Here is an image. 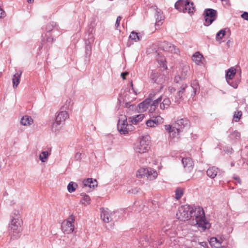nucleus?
Instances as JSON below:
<instances>
[{
    "label": "nucleus",
    "instance_id": "72a5a7b5",
    "mask_svg": "<svg viewBox=\"0 0 248 248\" xmlns=\"http://www.w3.org/2000/svg\"><path fill=\"white\" fill-rule=\"evenodd\" d=\"M156 60L159 63L160 66H162L163 67L167 69V65L166 64V59L163 56H161L160 54H158L156 56Z\"/></svg>",
    "mask_w": 248,
    "mask_h": 248
},
{
    "label": "nucleus",
    "instance_id": "37998d69",
    "mask_svg": "<svg viewBox=\"0 0 248 248\" xmlns=\"http://www.w3.org/2000/svg\"><path fill=\"white\" fill-rule=\"evenodd\" d=\"M189 69V66L187 65H185L183 68L182 71V78H185L186 76V72L187 70Z\"/></svg>",
    "mask_w": 248,
    "mask_h": 248
},
{
    "label": "nucleus",
    "instance_id": "4c0bfd02",
    "mask_svg": "<svg viewBox=\"0 0 248 248\" xmlns=\"http://www.w3.org/2000/svg\"><path fill=\"white\" fill-rule=\"evenodd\" d=\"M184 194V189L181 188H177L175 190V199H180Z\"/></svg>",
    "mask_w": 248,
    "mask_h": 248
},
{
    "label": "nucleus",
    "instance_id": "a878e982",
    "mask_svg": "<svg viewBox=\"0 0 248 248\" xmlns=\"http://www.w3.org/2000/svg\"><path fill=\"white\" fill-rule=\"evenodd\" d=\"M33 123V120L31 117L25 115L20 120L21 124L24 126H30Z\"/></svg>",
    "mask_w": 248,
    "mask_h": 248
},
{
    "label": "nucleus",
    "instance_id": "de8ad7c7",
    "mask_svg": "<svg viewBox=\"0 0 248 248\" xmlns=\"http://www.w3.org/2000/svg\"><path fill=\"white\" fill-rule=\"evenodd\" d=\"M232 136L233 138H234L235 139L240 138V133L237 131H234L232 133Z\"/></svg>",
    "mask_w": 248,
    "mask_h": 248
},
{
    "label": "nucleus",
    "instance_id": "864d4df0",
    "mask_svg": "<svg viewBox=\"0 0 248 248\" xmlns=\"http://www.w3.org/2000/svg\"><path fill=\"white\" fill-rule=\"evenodd\" d=\"M4 14V11L0 7V17H2Z\"/></svg>",
    "mask_w": 248,
    "mask_h": 248
},
{
    "label": "nucleus",
    "instance_id": "412c9836",
    "mask_svg": "<svg viewBox=\"0 0 248 248\" xmlns=\"http://www.w3.org/2000/svg\"><path fill=\"white\" fill-rule=\"evenodd\" d=\"M186 3H187V0H179L175 3V7L180 12L184 13Z\"/></svg>",
    "mask_w": 248,
    "mask_h": 248
},
{
    "label": "nucleus",
    "instance_id": "20e7f679",
    "mask_svg": "<svg viewBox=\"0 0 248 248\" xmlns=\"http://www.w3.org/2000/svg\"><path fill=\"white\" fill-rule=\"evenodd\" d=\"M62 109V108H61L60 112L56 116L55 121L51 125V130L54 132L60 130L64 124L65 121L69 118L68 112Z\"/></svg>",
    "mask_w": 248,
    "mask_h": 248
},
{
    "label": "nucleus",
    "instance_id": "a19ab883",
    "mask_svg": "<svg viewBox=\"0 0 248 248\" xmlns=\"http://www.w3.org/2000/svg\"><path fill=\"white\" fill-rule=\"evenodd\" d=\"M242 113L241 111H235L233 115V119L235 122H238L242 116Z\"/></svg>",
    "mask_w": 248,
    "mask_h": 248
},
{
    "label": "nucleus",
    "instance_id": "6e6d98bb",
    "mask_svg": "<svg viewBox=\"0 0 248 248\" xmlns=\"http://www.w3.org/2000/svg\"><path fill=\"white\" fill-rule=\"evenodd\" d=\"M33 1H34V0H27L28 2V3H31L33 2Z\"/></svg>",
    "mask_w": 248,
    "mask_h": 248
},
{
    "label": "nucleus",
    "instance_id": "49530a36",
    "mask_svg": "<svg viewBox=\"0 0 248 248\" xmlns=\"http://www.w3.org/2000/svg\"><path fill=\"white\" fill-rule=\"evenodd\" d=\"M121 19H122V18L121 16H119L117 17L116 21V23H115V26H116V29H117L118 27L119 26L120 22Z\"/></svg>",
    "mask_w": 248,
    "mask_h": 248
},
{
    "label": "nucleus",
    "instance_id": "ea45409f",
    "mask_svg": "<svg viewBox=\"0 0 248 248\" xmlns=\"http://www.w3.org/2000/svg\"><path fill=\"white\" fill-rule=\"evenodd\" d=\"M171 45V44L167 42H164L162 43L161 45V48L165 51H169L170 50V47Z\"/></svg>",
    "mask_w": 248,
    "mask_h": 248
},
{
    "label": "nucleus",
    "instance_id": "4d7b16f0",
    "mask_svg": "<svg viewBox=\"0 0 248 248\" xmlns=\"http://www.w3.org/2000/svg\"><path fill=\"white\" fill-rule=\"evenodd\" d=\"M80 155H81V154H78H78H77V155H76V157H80Z\"/></svg>",
    "mask_w": 248,
    "mask_h": 248
},
{
    "label": "nucleus",
    "instance_id": "2f4dec72",
    "mask_svg": "<svg viewBox=\"0 0 248 248\" xmlns=\"http://www.w3.org/2000/svg\"><path fill=\"white\" fill-rule=\"evenodd\" d=\"M186 6L185 8L184 13H188L189 14L193 13L195 11V8L193 6V3L190 2V1L187 0V3H186Z\"/></svg>",
    "mask_w": 248,
    "mask_h": 248
},
{
    "label": "nucleus",
    "instance_id": "bb28decb",
    "mask_svg": "<svg viewBox=\"0 0 248 248\" xmlns=\"http://www.w3.org/2000/svg\"><path fill=\"white\" fill-rule=\"evenodd\" d=\"M22 74L21 71H19L18 72H17L16 73L13 77L12 78V82L13 84V87L14 88H16L17 86L18 85L20 80V77L21 75Z\"/></svg>",
    "mask_w": 248,
    "mask_h": 248
},
{
    "label": "nucleus",
    "instance_id": "6e6552de",
    "mask_svg": "<svg viewBox=\"0 0 248 248\" xmlns=\"http://www.w3.org/2000/svg\"><path fill=\"white\" fill-rule=\"evenodd\" d=\"M203 16L205 20L204 25L208 26L217 19V12L213 9H206L204 11Z\"/></svg>",
    "mask_w": 248,
    "mask_h": 248
},
{
    "label": "nucleus",
    "instance_id": "f3484780",
    "mask_svg": "<svg viewBox=\"0 0 248 248\" xmlns=\"http://www.w3.org/2000/svg\"><path fill=\"white\" fill-rule=\"evenodd\" d=\"M111 214L108 209H102L101 212V217L105 222L108 223L111 220Z\"/></svg>",
    "mask_w": 248,
    "mask_h": 248
},
{
    "label": "nucleus",
    "instance_id": "b1692460",
    "mask_svg": "<svg viewBox=\"0 0 248 248\" xmlns=\"http://www.w3.org/2000/svg\"><path fill=\"white\" fill-rule=\"evenodd\" d=\"M81 199L80 200V203L84 206H87L91 203V200L90 196L85 193H81L80 194Z\"/></svg>",
    "mask_w": 248,
    "mask_h": 248
},
{
    "label": "nucleus",
    "instance_id": "5fc2aeb1",
    "mask_svg": "<svg viewBox=\"0 0 248 248\" xmlns=\"http://www.w3.org/2000/svg\"><path fill=\"white\" fill-rule=\"evenodd\" d=\"M200 244H201V245L202 246V247H205L206 246V245H207V244H206V243H205V242H201V243H200Z\"/></svg>",
    "mask_w": 248,
    "mask_h": 248
},
{
    "label": "nucleus",
    "instance_id": "4be33fe9",
    "mask_svg": "<svg viewBox=\"0 0 248 248\" xmlns=\"http://www.w3.org/2000/svg\"><path fill=\"white\" fill-rule=\"evenodd\" d=\"M151 103L150 99H146L145 101L139 104V109L141 112H144L149 108L150 104Z\"/></svg>",
    "mask_w": 248,
    "mask_h": 248
},
{
    "label": "nucleus",
    "instance_id": "e433bc0d",
    "mask_svg": "<svg viewBox=\"0 0 248 248\" xmlns=\"http://www.w3.org/2000/svg\"><path fill=\"white\" fill-rule=\"evenodd\" d=\"M141 37L139 34V33L136 32L135 31H132L129 36V38L135 42L140 41V40Z\"/></svg>",
    "mask_w": 248,
    "mask_h": 248
},
{
    "label": "nucleus",
    "instance_id": "39448f33",
    "mask_svg": "<svg viewBox=\"0 0 248 248\" xmlns=\"http://www.w3.org/2000/svg\"><path fill=\"white\" fill-rule=\"evenodd\" d=\"M118 130L121 134L125 135L133 130V126L132 124H128L127 119L125 115H121L119 118L118 124Z\"/></svg>",
    "mask_w": 248,
    "mask_h": 248
},
{
    "label": "nucleus",
    "instance_id": "603ef678",
    "mask_svg": "<svg viewBox=\"0 0 248 248\" xmlns=\"http://www.w3.org/2000/svg\"><path fill=\"white\" fill-rule=\"evenodd\" d=\"M169 91L170 93H173L175 90V89L172 87H169Z\"/></svg>",
    "mask_w": 248,
    "mask_h": 248
},
{
    "label": "nucleus",
    "instance_id": "79ce46f5",
    "mask_svg": "<svg viewBox=\"0 0 248 248\" xmlns=\"http://www.w3.org/2000/svg\"><path fill=\"white\" fill-rule=\"evenodd\" d=\"M170 50H169V52H170L172 53L177 54L179 52V49L177 48L175 46L171 44L170 47Z\"/></svg>",
    "mask_w": 248,
    "mask_h": 248
},
{
    "label": "nucleus",
    "instance_id": "3c124183",
    "mask_svg": "<svg viewBox=\"0 0 248 248\" xmlns=\"http://www.w3.org/2000/svg\"><path fill=\"white\" fill-rule=\"evenodd\" d=\"M128 74V72H124L121 74L122 78L124 79L125 78V76Z\"/></svg>",
    "mask_w": 248,
    "mask_h": 248
},
{
    "label": "nucleus",
    "instance_id": "dca6fc26",
    "mask_svg": "<svg viewBox=\"0 0 248 248\" xmlns=\"http://www.w3.org/2000/svg\"><path fill=\"white\" fill-rule=\"evenodd\" d=\"M236 74V69L234 67H231L228 69L226 74V80L230 85H232L234 88H236L237 86L232 85L230 83V80L232 79Z\"/></svg>",
    "mask_w": 248,
    "mask_h": 248
},
{
    "label": "nucleus",
    "instance_id": "6ab92c4d",
    "mask_svg": "<svg viewBox=\"0 0 248 248\" xmlns=\"http://www.w3.org/2000/svg\"><path fill=\"white\" fill-rule=\"evenodd\" d=\"M158 175V173L157 171L151 168H148L147 173H146V177L147 179L149 180H153L155 179Z\"/></svg>",
    "mask_w": 248,
    "mask_h": 248
},
{
    "label": "nucleus",
    "instance_id": "473e14b6",
    "mask_svg": "<svg viewBox=\"0 0 248 248\" xmlns=\"http://www.w3.org/2000/svg\"><path fill=\"white\" fill-rule=\"evenodd\" d=\"M147 168H142L138 170L136 173V177L138 178H142L143 176H146Z\"/></svg>",
    "mask_w": 248,
    "mask_h": 248
},
{
    "label": "nucleus",
    "instance_id": "c85d7f7f",
    "mask_svg": "<svg viewBox=\"0 0 248 248\" xmlns=\"http://www.w3.org/2000/svg\"><path fill=\"white\" fill-rule=\"evenodd\" d=\"M144 117V115L140 114L129 117V119L130 120L131 122L133 124H137L140 122L141 121Z\"/></svg>",
    "mask_w": 248,
    "mask_h": 248
},
{
    "label": "nucleus",
    "instance_id": "ddd939ff",
    "mask_svg": "<svg viewBox=\"0 0 248 248\" xmlns=\"http://www.w3.org/2000/svg\"><path fill=\"white\" fill-rule=\"evenodd\" d=\"M182 163L183 167L186 172L190 173L193 169L194 163L192 159L190 158H183L182 159Z\"/></svg>",
    "mask_w": 248,
    "mask_h": 248
},
{
    "label": "nucleus",
    "instance_id": "bf43d9fd",
    "mask_svg": "<svg viewBox=\"0 0 248 248\" xmlns=\"http://www.w3.org/2000/svg\"><path fill=\"white\" fill-rule=\"evenodd\" d=\"M49 39H50L48 38V39H47V41H48V42L50 41Z\"/></svg>",
    "mask_w": 248,
    "mask_h": 248
},
{
    "label": "nucleus",
    "instance_id": "9d476101",
    "mask_svg": "<svg viewBox=\"0 0 248 248\" xmlns=\"http://www.w3.org/2000/svg\"><path fill=\"white\" fill-rule=\"evenodd\" d=\"M130 85L132 87V90L134 93V96H136L138 94V91L135 90L133 88V84L132 81L130 83ZM130 94L131 93H130L129 91L126 92L124 98V100L125 102V107L127 108L129 110L135 109L136 108V106L135 105L130 104V102L136 98L135 96H131L130 95Z\"/></svg>",
    "mask_w": 248,
    "mask_h": 248
},
{
    "label": "nucleus",
    "instance_id": "f704fd0d",
    "mask_svg": "<svg viewBox=\"0 0 248 248\" xmlns=\"http://www.w3.org/2000/svg\"><path fill=\"white\" fill-rule=\"evenodd\" d=\"M170 101L169 98H165L163 99L162 102L160 103V108L161 109H164L165 108H167L170 105Z\"/></svg>",
    "mask_w": 248,
    "mask_h": 248
},
{
    "label": "nucleus",
    "instance_id": "a18cd8bd",
    "mask_svg": "<svg viewBox=\"0 0 248 248\" xmlns=\"http://www.w3.org/2000/svg\"><path fill=\"white\" fill-rule=\"evenodd\" d=\"M55 26H56V23L52 22V23L48 24L47 25L46 29L47 31H50L52 30L53 28Z\"/></svg>",
    "mask_w": 248,
    "mask_h": 248
},
{
    "label": "nucleus",
    "instance_id": "09e8293b",
    "mask_svg": "<svg viewBox=\"0 0 248 248\" xmlns=\"http://www.w3.org/2000/svg\"><path fill=\"white\" fill-rule=\"evenodd\" d=\"M241 17L244 19L248 21V13L247 12H244L241 15Z\"/></svg>",
    "mask_w": 248,
    "mask_h": 248
},
{
    "label": "nucleus",
    "instance_id": "5701e85b",
    "mask_svg": "<svg viewBox=\"0 0 248 248\" xmlns=\"http://www.w3.org/2000/svg\"><path fill=\"white\" fill-rule=\"evenodd\" d=\"M161 101L162 97L160 96V97L158 98L156 100L153 101L151 104H150V108L149 111L150 113H153L155 111L158 104L160 103Z\"/></svg>",
    "mask_w": 248,
    "mask_h": 248
},
{
    "label": "nucleus",
    "instance_id": "7ed1b4c3",
    "mask_svg": "<svg viewBox=\"0 0 248 248\" xmlns=\"http://www.w3.org/2000/svg\"><path fill=\"white\" fill-rule=\"evenodd\" d=\"M195 220L196 225L202 230L204 231L210 227V223L206 220L203 209L200 207L195 208Z\"/></svg>",
    "mask_w": 248,
    "mask_h": 248
},
{
    "label": "nucleus",
    "instance_id": "13d9d810",
    "mask_svg": "<svg viewBox=\"0 0 248 248\" xmlns=\"http://www.w3.org/2000/svg\"><path fill=\"white\" fill-rule=\"evenodd\" d=\"M236 179L238 180V182L239 183H240V179L239 178H236Z\"/></svg>",
    "mask_w": 248,
    "mask_h": 248
},
{
    "label": "nucleus",
    "instance_id": "9b49d317",
    "mask_svg": "<svg viewBox=\"0 0 248 248\" xmlns=\"http://www.w3.org/2000/svg\"><path fill=\"white\" fill-rule=\"evenodd\" d=\"M150 78L152 82L161 84L165 81L166 77L156 70H152Z\"/></svg>",
    "mask_w": 248,
    "mask_h": 248
},
{
    "label": "nucleus",
    "instance_id": "7c9ffc66",
    "mask_svg": "<svg viewBox=\"0 0 248 248\" xmlns=\"http://www.w3.org/2000/svg\"><path fill=\"white\" fill-rule=\"evenodd\" d=\"M209 243L211 246L216 248H220L221 247V241L217 239L216 237L210 238Z\"/></svg>",
    "mask_w": 248,
    "mask_h": 248
},
{
    "label": "nucleus",
    "instance_id": "1a4fd4ad",
    "mask_svg": "<svg viewBox=\"0 0 248 248\" xmlns=\"http://www.w3.org/2000/svg\"><path fill=\"white\" fill-rule=\"evenodd\" d=\"M150 148V140H136L134 143V150L140 154L148 152Z\"/></svg>",
    "mask_w": 248,
    "mask_h": 248
},
{
    "label": "nucleus",
    "instance_id": "aec40b11",
    "mask_svg": "<svg viewBox=\"0 0 248 248\" xmlns=\"http://www.w3.org/2000/svg\"><path fill=\"white\" fill-rule=\"evenodd\" d=\"M155 17L156 19L155 24L159 26L162 24V21L164 20V16L162 15L161 11L157 8H155Z\"/></svg>",
    "mask_w": 248,
    "mask_h": 248
},
{
    "label": "nucleus",
    "instance_id": "0eeeda50",
    "mask_svg": "<svg viewBox=\"0 0 248 248\" xmlns=\"http://www.w3.org/2000/svg\"><path fill=\"white\" fill-rule=\"evenodd\" d=\"M193 211V209L188 205L182 206L179 208L176 216L179 219L185 221L190 218Z\"/></svg>",
    "mask_w": 248,
    "mask_h": 248
},
{
    "label": "nucleus",
    "instance_id": "f257e3e1",
    "mask_svg": "<svg viewBox=\"0 0 248 248\" xmlns=\"http://www.w3.org/2000/svg\"><path fill=\"white\" fill-rule=\"evenodd\" d=\"M190 126V122L187 118L178 120L173 125L166 124L165 129L171 139L185 138L182 136L183 131Z\"/></svg>",
    "mask_w": 248,
    "mask_h": 248
},
{
    "label": "nucleus",
    "instance_id": "c756f323",
    "mask_svg": "<svg viewBox=\"0 0 248 248\" xmlns=\"http://www.w3.org/2000/svg\"><path fill=\"white\" fill-rule=\"evenodd\" d=\"M218 169L217 168L213 167L208 169L206 171L207 175L211 178H214L218 173Z\"/></svg>",
    "mask_w": 248,
    "mask_h": 248
},
{
    "label": "nucleus",
    "instance_id": "423d86ee",
    "mask_svg": "<svg viewBox=\"0 0 248 248\" xmlns=\"http://www.w3.org/2000/svg\"><path fill=\"white\" fill-rule=\"evenodd\" d=\"M75 217L71 215L65 220H63L62 224V230L65 234H70L75 230Z\"/></svg>",
    "mask_w": 248,
    "mask_h": 248
},
{
    "label": "nucleus",
    "instance_id": "393cba45",
    "mask_svg": "<svg viewBox=\"0 0 248 248\" xmlns=\"http://www.w3.org/2000/svg\"><path fill=\"white\" fill-rule=\"evenodd\" d=\"M203 59V56L199 52H196L192 56V61L197 65H200L202 63V60Z\"/></svg>",
    "mask_w": 248,
    "mask_h": 248
},
{
    "label": "nucleus",
    "instance_id": "2eb2a0df",
    "mask_svg": "<svg viewBox=\"0 0 248 248\" xmlns=\"http://www.w3.org/2000/svg\"><path fill=\"white\" fill-rule=\"evenodd\" d=\"M83 184L84 187L94 188L97 186V182L95 179L93 178H87L83 181Z\"/></svg>",
    "mask_w": 248,
    "mask_h": 248
},
{
    "label": "nucleus",
    "instance_id": "58836bf2",
    "mask_svg": "<svg viewBox=\"0 0 248 248\" xmlns=\"http://www.w3.org/2000/svg\"><path fill=\"white\" fill-rule=\"evenodd\" d=\"M226 31L225 30H221L216 34V39L217 41H219L221 40L225 36Z\"/></svg>",
    "mask_w": 248,
    "mask_h": 248
},
{
    "label": "nucleus",
    "instance_id": "c03bdc74",
    "mask_svg": "<svg viewBox=\"0 0 248 248\" xmlns=\"http://www.w3.org/2000/svg\"><path fill=\"white\" fill-rule=\"evenodd\" d=\"M92 46L90 45H87L86 46V54L90 56L91 54Z\"/></svg>",
    "mask_w": 248,
    "mask_h": 248
},
{
    "label": "nucleus",
    "instance_id": "4468645a",
    "mask_svg": "<svg viewBox=\"0 0 248 248\" xmlns=\"http://www.w3.org/2000/svg\"><path fill=\"white\" fill-rule=\"evenodd\" d=\"M187 88L186 84H183L177 93V95L175 97L174 102L176 104L180 103V100L182 99L183 96L185 95L184 93L186 92V89Z\"/></svg>",
    "mask_w": 248,
    "mask_h": 248
},
{
    "label": "nucleus",
    "instance_id": "f03ea898",
    "mask_svg": "<svg viewBox=\"0 0 248 248\" xmlns=\"http://www.w3.org/2000/svg\"><path fill=\"white\" fill-rule=\"evenodd\" d=\"M22 220L18 210H14L10 215L9 231L11 238L16 239L21 235Z\"/></svg>",
    "mask_w": 248,
    "mask_h": 248
},
{
    "label": "nucleus",
    "instance_id": "8fccbe9b",
    "mask_svg": "<svg viewBox=\"0 0 248 248\" xmlns=\"http://www.w3.org/2000/svg\"><path fill=\"white\" fill-rule=\"evenodd\" d=\"M181 79L182 78L179 75L176 76L174 78V82L176 83H179Z\"/></svg>",
    "mask_w": 248,
    "mask_h": 248
},
{
    "label": "nucleus",
    "instance_id": "cd10ccee",
    "mask_svg": "<svg viewBox=\"0 0 248 248\" xmlns=\"http://www.w3.org/2000/svg\"><path fill=\"white\" fill-rule=\"evenodd\" d=\"M51 148L48 149V151H43L40 154L39 159L42 162H46L50 155L51 152Z\"/></svg>",
    "mask_w": 248,
    "mask_h": 248
},
{
    "label": "nucleus",
    "instance_id": "f8f14e48",
    "mask_svg": "<svg viewBox=\"0 0 248 248\" xmlns=\"http://www.w3.org/2000/svg\"><path fill=\"white\" fill-rule=\"evenodd\" d=\"M162 118L160 116H152L147 121L146 124L148 127H155L162 122Z\"/></svg>",
    "mask_w": 248,
    "mask_h": 248
},
{
    "label": "nucleus",
    "instance_id": "a211bd4d",
    "mask_svg": "<svg viewBox=\"0 0 248 248\" xmlns=\"http://www.w3.org/2000/svg\"><path fill=\"white\" fill-rule=\"evenodd\" d=\"M190 92L187 93L190 94L191 96H194L197 93L199 92V86L196 81H194L191 85V87L189 88Z\"/></svg>",
    "mask_w": 248,
    "mask_h": 248
},
{
    "label": "nucleus",
    "instance_id": "c9c22d12",
    "mask_svg": "<svg viewBox=\"0 0 248 248\" xmlns=\"http://www.w3.org/2000/svg\"><path fill=\"white\" fill-rule=\"evenodd\" d=\"M78 187V184L74 182H70L67 186V190L69 192H74Z\"/></svg>",
    "mask_w": 248,
    "mask_h": 248
}]
</instances>
